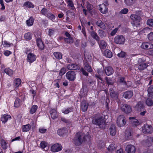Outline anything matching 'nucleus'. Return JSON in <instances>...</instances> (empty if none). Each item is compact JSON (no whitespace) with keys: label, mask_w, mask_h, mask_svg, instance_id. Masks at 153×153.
<instances>
[{"label":"nucleus","mask_w":153,"mask_h":153,"mask_svg":"<svg viewBox=\"0 0 153 153\" xmlns=\"http://www.w3.org/2000/svg\"><path fill=\"white\" fill-rule=\"evenodd\" d=\"M87 138L88 139L89 141L91 142V137L89 136H83L82 133L78 132L76 133L74 139V144L76 146H80L83 142L87 141Z\"/></svg>","instance_id":"nucleus-1"},{"label":"nucleus","mask_w":153,"mask_h":153,"mask_svg":"<svg viewBox=\"0 0 153 153\" xmlns=\"http://www.w3.org/2000/svg\"><path fill=\"white\" fill-rule=\"evenodd\" d=\"M92 122L93 124L99 126L105 124V120L103 116L99 114H96L93 116Z\"/></svg>","instance_id":"nucleus-2"},{"label":"nucleus","mask_w":153,"mask_h":153,"mask_svg":"<svg viewBox=\"0 0 153 153\" xmlns=\"http://www.w3.org/2000/svg\"><path fill=\"white\" fill-rule=\"evenodd\" d=\"M83 66V67H81L80 68V71L82 72L83 75L88 76V73L86 71V70L90 73L92 72L93 70L91 66L87 62H85L84 63Z\"/></svg>","instance_id":"nucleus-3"},{"label":"nucleus","mask_w":153,"mask_h":153,"mask_svg":"<svg viewBox=\"0 0 153 153\" xmlns=\"http://www.w3.org/2000/svg\"><path fill=\"white\" fill-rule=\"evenodd\" d=\"M40 13L52 21L55 19V16L52 13H49V10L45 7L43 8L41 10Z\"/></svg>","instance_id":"nucleus-4"},{"label":"nucleus","mask_w":153,"mask_h":153,"mask_svg":"<svg viewBox=\"0 0 153 153\" xmlns=\"http://www.w3.org/2000/svg\"><path fill=\"white\" fill-rule=\"evenodd\" d=\"M65 76L67 79L71 81H74L76 78L75 72L73 71H70L67 72Z\"/></svg>","instance_id":"nucleus-5"},{"label":"nucleus","mask_w":153,"mask_h":153,"mask_svg":"<svg viewBox=\"0 0 153 153\" xmlns=\"http://www.w3.org/2000/svg\"><path fill=\"white\" fill-rule=\"evenodd\" d=\"M114 42L116 44L119 45L123 44L125 42V37L122 35H118L114 38Z\"/></svg>","instance_id":"nucleus-6"},{"label":"nucleus","mask_w":153,"mask_h":153,"mask_svg":"<svg viewBox=\"0 0 153 153\" xmlns=\"http://www.w3.org/2000/svg\"><path fill=\"white\" fill-rule=\"evenodd\" d=\"M125 117L124 115H122L119 116L117 120V126L119 127L124 126L126 123V122L125 121Z\"/></svg>","instance_id":"nucleus-7"},{"label":"nucleus","mask_w":153,"mask_h":153,"mask_svg":"<svg viewBox=\"0 0 153 153\" xmlns=\"http://www.w3.org/2000/svg\"><path fill=\"white\" fill-rule=\"evenodd\" d=\"M130 18L132 20V24L140 25L139 22L141 19L140 16L136 14H132L130 16Z\"/></svg>","instance_id":"nucleus-8"},{"label":"nucleus","mask_w":153,"mask_h":153,"mask_svg":"<svg viewBox=\"0 0 153 153\" xmlns=\"http://www.w3.org/2000/svg\"><path fill=\"white\" fill-rule=\"evenodd\" d=\"M88 104L87 100H82L80 106V110L82 112H85L88 109Z\"/></svg>","instance_id":"nucleus-9"},{"label":"nucleus","mask_w":153,"mask_h":153,"mask_svg":"<svg viewBox=\"0 0 153 153\" xmlns=\"http://www.w3.org/2000/svg\"><path fill=\"white\" fill-rule=\"evenodd\" d=\"M62 147L61 145L59 143H56L51 147V150L53 152H56L60 151Z\"/></svg>","instance_id":"nucleus-10"},{"label":"nucleus","mask_w":153,"mask_h":153,"mask_svg":"<svg viewBox=\"0 0 153 153\" xmlns=\"http://www.w3.org/2000/svg\"><path fill=\"white\" fill-rule=\"evenodd\" d=\"M121 108L122 111L126 114L130 113L131 111V106L126 104L123 105Z\"/></svg>","instance_id":"nucleus-11"},{"label":"nucleus","mask_w":153,"mask_h":153,"mask_svg":"<svg viewBox=\"0 0 153 153\" xmlns=\"http://www.w3.org/2000/svg\"><path fill=\"white\" fill-rule=\"evenodd\" d=\"M36 59V56L31 53H28L27 57V61L30 63H32L35 61Z\"/></svg>","instance_id":"nucleus-12"},{"label":"nucleus","mask_w":153,"mask_h":153,"mask_svg":"<svg viewBox=\"0 0 153 153\" xmlns=\"http://www.w3.org/2000/svg\"><path fill=\"white\" fill-rule=\"evenodd\" d=\"M36 43L37 46L40 50L42 51L44 50L45 45L41 38H37L36 39Z\"/></svg>","instance_id":"nucleus-13"},{"label":"nucleus","mask_w":153,"mask_h":153,"mask_svg":"<svg viewBox=\"0 0 153 153\" xmlns=\"http://www.w3.org/2000/svg\"><path fill=\"white\" fill-rule=\"evenodd\" d=\"M67 68L69 70H79L80 69L79 65L76 63H72L68 65Z\"/></svg>","instance_id":"nucleus-14"},{"label":"nucleus","mask_w":153,"mask_h":153,"mask_svg":"<svg viewBox=\"0 0 153 153\" xmlns=\"http://www.w3.org/2000/svg\"><path fill=\"white\" fill-rule=\"evenodd\" d=\"M152 126L146 124L142 127V131L144 133H151Z\"/></svg>","instance_id":"nucleus-15"},{"label":"nucleus","mask_w":153,"mask_h":153,"mask_svg":"<svg viewBox=\"0 0 153 153\" xmlns=\"http://www.w3.org/2000/svg\"><path fill=\"white\" fill-rule=\"evenodd\" d=\"M110 96L114 100H117L118 98L119 94L117 92L114 91L112 88L109 89Z\"/></svg>","instance_id":"nucleus-16"},{"label":"nucleus","mask_w":153,"mask_h":153,"mask_svg":"<svg viewBox=\"0 0 153 153\" xmlns=\"http://www.w3.org/2000/svg\"><path fill=\"white\" fill-rule=\"evenodd\" d=\"M125 137L127 140H130L133 138L132 131L131 130L126 129L125 131Z\"/></svg>","instance_id":"nucleus-17"},{"label":"nucleus","mask_w":153,"mask_h":153,"mask_svg":"<svg viewBox=\"0 0 153 153\" xmlns=\"http://www.w3.org/2000/svg\"><path fill=\"white\" fill-rule=\"evenodd\" d=\"M126 151L128 153H135L136 151V148L134 146L130 145L126 146Z\"/></svg>","instance_id":"nucleus-18"},{"label":"nucleus","mask_w":153,"mask_h":153,"mask_svg":"<svg viewBox=\"0 0 153 153\" xmlns=\"http://www.w3.org/2000/svg\"><path fill=\"white\" fill-rule=\"evenodd\" d=\"M141 47L144 49H150L153 48V44L148 42H143L142 43Z\"/></svg>","instance_id":"nucleus-19"},{"label":"nucleus","mask_w":153,"mask_h":153,"mask_svg":"<svg viewBox=\"0 0 153 153\" xmlns=\"http://www.w3.org/2000/svg\"><path fill=\"white\" fill-rule=\"evenodd\" d=\"M98 7L100 11L102 13L105 14L108 11L107 7L104 4H100Z\"/></svg>","instance_id":"nucleus-20"},{"label":"nucleus","mask_w":153,"mask_h":153,"mask_svg":"<svg viewBox=\"0 0 153 153\" xmlns=\"http://www.w3.org/2000/svg\"><path fill=\"white\" fill-rule=\"evenodd\" d=\"M11 117L10 115L5 114L2 115L1 118V120L2 122L4 124L6 123L9 119H11Z\"/></svg>","instance_id":"nucleus-21"},{"label":"nucleus","mask_w":153,"mask_h":153,"mask_svg":"<svg viewBox=\"0 0 153 153\" xmlns=\"http://www.w3.org/2000/svg\"><path fill=\"white\" fill-rule=\"evenodd\" d=\"M136 117H129V119L130 120H134L131 121V123L132 126H137L140 125L141 123L138 120L136 119Z\"/></svg>","instance_id":"nucleus-22"},{"label":"nucleus","mask_w":153,"mask_h":153,"mask_svg":"<svg viewBox=\"0 0 153 153\" xmlns=\"http://www.w3.org/2000/svg\"><path fill=\"white\" fill-rule=\"evenodd\" d=\"M104 71L106 75L108 76L112 75L114 72L113 68L111 66H108L105 67Z\"/></svg>","instance_id":"nucleus-23"},{"label":"nucleus","mask_w":153,"mask_h":153,"mask_svg":"<svg viewBox=\"0 0 153 153\" xmlns=\"http://www.w3.org/2000/svg\"><path fill=\"white\" fill-rule=\"evenodd\" d=\"M133 95V92L132 91H127L124 93L123 96L126 99H130L132 97Z\"/></svg>","instance_id":"nucleus-24"},{"label":"nucleus","mask_w":153,"mask_h":153,"mask_svg":"<svg viewBox=\"0 0 153 153\" xmlns=\"http://www.w3.org/2000/svg\"><path fill=\"white\" fill-rule=\"evenodd\" d=\"M98 44L100 49L102 51L106 48L107 44L104 40H100L97 42Z\"/></svg>","instance_id":"nucleus-25"},{"label":"nucleus","mask_w":153,"mask_h":153,"mask_svg":"<svg viewBox=\"0 0 153 153\" xmlns=\"http://www.w3.org/2000/svg\"><path fill=\"white\" fill-rule=\"evenodd\" d=\"M49 112L50 113L51 118L53 119H55L57 117L58 115L55 109H51L50 110Z\"/></svg>","instance_id":"nucleus-26"},{"label":"nucleus","mask_w":153,"mask_h":153,"mask_svg":"<svg viewBox=\"0 0 153 153\" xmlns=\"http://www.w3.org/2000/svg\"><path fill=\"white\" fill-rule=\"evenodd\" d=\"M109 131L111 135L114 136L116 133V128L114 124L111 125L109 128Z\"/></svg>","instance_id":"nucleus-27"},{"label":"nucleus","mask_w":153,"mask_h":153,"mask_svg":"<svg viewBox=\"0 0 153 153\" xmlns=\"http://www.w3.org/2000/svg\"><path fill=\"white\" fill-rule=\"evenodd\" d=\"M66 1L67 4V6L70 7L71 9L73 10H76L73 0H66Z\"/></svg>","instance_id":"nucleus-28"},{"label":"nucleus","mask_w":153,"mask_h":153,"mask_svg":"<svg viewBox=\"0 0 153 153\" xmlns=\"http://www.w3.org/2000/svg\"><path fill=\"white\" fill-rule=\"evenodd\" d=\"M68 132V130L65 128H63L58 129L57 131V134L60 136H62L66 134Z\"/></svg>","instance_id":"nucleus-29"},{"label":"nucleus","mask_w":153,"mask_h":153,"mask_svg":"<svg viewBox=\"0 0 153 153\" xmlns=\"http://www.w3.org/2000/svg\"><path fill=\"white\" fill-rule=\"evenodd\" d=\"M34 20V19L33 17H30L29 19L26 21L27 25L29 27L32 26L33 25Z\"/></svg>","instance_id":"nucleus-30"},{"label":"nucleus","mask_w":153,"mask_h":153,"mask_svg":"<svg viewBox=\"0 0 153 153\" xmlns=\"http://www.w3.org/2000/svg\"><path fill=\"white\" fill-rule=\"evenodd\" d=\"M147 91L148 96L152 98L153 97V85H151L148 87Z\"/></svg>","instance_id":"nucleus-31"},{"label":"nucleus","mask_w":153,"mask_h":153,"mask_svg":"<svg viewBox=\"0 0 153 153\" xmlns=\"http://www.w3.org/2000/svg\"><path fill=\"white\" fill-rule=\"evenodd\" d=\"M148 65L145 63L143 62L139 64L138 65V69L140 71H143L146 68Z\"/></svg>","instance_id":"nucleus-32"},{"label":"nucleus","mask_w":153,"mask_h":153,"mask_svg":"<svg viewBox=\"0 0 153 153\" xmlns=\"http://www.w3.org/2000/svg\"><path fill=\"white\" fill-rule=\"evenodd\" d=\"M104 55L106 57L108 58H111L113 56L112 52L108 49H106L104 51Z\"/></svg>","instance_id":"nucleus-33"},{"label":"nucleus","mask_w":153,"mask_h":153,"mask_svg":"<svg viewBox=\"0 0 153 153\" xmlns=\"http://www.w3.org/2000/svg\"><path fill=\"white\" fill-rule=\"evenodd\" d=\"M90 35L94 39L96 40L97 42H98L100 40V38L98 36L97 33L94 31H92L90 33Z\"/></svg>","instance_id":"nucleus-34"},{"label":"nucleus","mask_w":153,"mask_h":153,"mask_svg":"<svg viewBox=\"0 0 153 153\" xmlns=\"http://www.w3.org/2000/svg\"><path fill=\"white\" fill-rule=\"evenodd\" d=\"M153 142V137H148L146 141V146L148 147L151 146Z\"/></svg>","instance_id":"nucleus-35"},{"label":"nucleus","mask_w":153,"mask_h":153,"mask_svg":"<svg viewBox=\"0 0 153 153\" xmlns=\"http://www.w3.org/2000/svg\"><path fill=\"white\" fill-rule=\"evenodd\" d=\"M31 128V125L29 124L23 125L22 126V131L23 132H27L29 131Z\"/></svg>","instance_id":"nucleus-36"},{"label":"nucleus","mask_w":153,"mask_h":153,"mask_svg":"<svg viewBox=\"0 0 153 153\" xmlns=\"http://www.w3.org/2000/svg\"><path fill=\"white\" fill-rule=\"evenodd\" d=\"M22 81L20 78H16L14 80V85L16 88H19L21 85Z\"/></svg>","instance_id":"nucleus-37"},{"label":"nucleus","mask_w":153,"mask_h":153,"mask_svg":"<svg viewBox=\"0 0 153 153\" xmlns=\"http://www.w3.org/2000/svg\"><path fill=\"white\" fill-rule=\"evenodd\" d=\"M96 25L100 28L105 29V26L104 23L101 20L97 21L96 22Z\"/></svg>","instance_id":"nucleus-38"},{"label":"nucleus","mask_w":153,"mask_h":153,"mask_svg":"<svg viewBox=\"0 0 153 153\" xmlns=\"http://www.w3.org/2000/svg\"><path fill=\"white\" fill-rule=\"evenodd\" d=\"M73 107H68L62 110V112L65 114H67L73 112Z\"/></svg>","instance_id":"nucleus-39"},{"label":"nucleus","mask_w":153,"mask_h":153,"mask_svg":"<svg viewBox=\"0 0 153 153\" xmlns=\"http://www.w3.org/2000/svg\"><path fill=\"white\" fill-rule=\"evenodd\" d=\"M136 106L137 110L140 111H142L144 110L145 109L143 104L140 102H138Z\"/></svg>","instance_id":"nucleus-40"},{"label":"nucleus","mask_w":153,"mask_h":153,"mask_svg":"<svg viewBox=\"0 0 153 153\" xmlns=\"http://www.w3.org/2000/svg\"><path fill=\"white\" fill-rule=\"evenodd\" d=\"M23 5L28 8H33L34 7V5L29 1H25Z\"/></svg>","instance_id":"nucleus-41"},{"label":"nucleus","mask_w":153,"mask_h":153,"mask_svg":"<svg viewBox=\"0 0 153 153\" xmlns=\"http://www.w3.org/2000/svg\"><path fill=\"white\" fill-rule=\"evenodd\" d=\"M105 79L108 86L114 85V82L113 81L111 78L108 77H106L105 78Z\"/></svg>","instance_id":"nucleus-42"},{"label":"nucleus","mask_w":153,"mask_h":153,"mask_svg":"<svg viewBox=\"0 0 153 153\" xmlns=\"http://www.w3.org/2000/svg\"><path fill=\"white\" fill-rule=\"evenodd\" d=\"M53 55L57 59H60L62 58V53L60 52H54L53 53Z\"/></svg>","instance_id":"nucleus-43"},{"label":"nucleus","mask_w":153,"mask_h":153,"mask_svg":"<svg viewBox=\"0 0 153 153\" xmlns=\"http://www.w3.org/2000/svg\"><path fill=\"white\" fill-rule=\"evenodd\" d=\"M4 72L7 75L11 76L13 75V71L9 68H7L4 69Z\"/></svg>","instance_id":"nucleus-44"},{"label":"nucleus","mask_w":153,"mask_h":153,"mask_svg":"<svg viewBox=\"0 0 153 153\" xmlns=\"http://www.w3.org/2000/svg\"><path fill=\"white\" fill-rule=\"evenodd\" d=\"M33 34L30 32L25 33L24 36L25 39L27 40H30L31 39Z\"/></svg>","instance_id":"nucleus-45"},{"label":"nucleus","mask_w":153,"mask_h":153,"mask_svg":"<svg viewBox=\"0 0 153 153\" xmlns=\"http://www.w3.org/2000/svg\"><path fill=\"white\" fill-rule=\"evenodd\" d=\"M63 39L66 43L68 44H72L74 42V41L73 39L71 37L67 38L64 37L63 38Z\"/></svg>","instance_id":"nucleus-46"},{"label":"nucleus","mask_w":153,"mask_h":153,"mask_svg":"<svg viewBox=\"0 0 153 153\" xmlns=\"http://www.w3.org/2000/svg\"><path fill=\"white\" fill-rule=\"evenodd\" d=\"M117 146L115 144L112 143L108 147L107 149L109 151H112L116 149Z\"/></svg>","instance_id":"nucleus-47"},{"label":"nucleus","mask_w":153,"mask_h":153,"mask_svg":"<svg viewBox=\"0 0 153 153\" xmlns=\"http://www.w3.org/2000/svg\"><path fill=\"white\" fill-rule=\"evenodd\" d=\"M38 108V106L36 105H33L30 110V112L31 114H33L36 111Z\"/></svg>","instance_id":"nucleus-48"},{"label":"nucleus","mask_w":153,"mask_h":153,"mask_svg":"<svg viewBox=\"0 0 153 153\" xmlns=\"http://www.w3.org/2000/svg\"><path fill=\"white\" fill-rule=\"evenodd\" d=\"M1 147L4 150H6L7 149V143L6 141L4 139H1Z\"/></svg>","instance_id":"nucleus-49"},{"label":"nucleus","mask_w":153,"mask_h":153,"mask_svg":"<svg viewBox=\"0 0 153 153\" xmlns=\"http://www.w3.org/2000/svg\"><path fill=\"white\" fill-rule=\"evenodd\" d=\"M21 100L19 98H16L14 102V106L16 108H18L20 105Z\"/></svg>","instance_id":"nucleus-50"},{"label":"nucleus","mask_w":153,"mask_h":153,"mask_svg":"<svg viewBox=\"0 0 153 153\" xmlns=\"http://www.w3.org/2000/svg\"><path fill=\"white\" fill-rule=\"evenodd\" d=\"M146 103L148 106H152L153 104V101L151 99L148 98L146 100Z\"/></svg>","instance_id":"nucleus-51"},{"label":"nucleus","mask_w":153,"mask_h":153,"mask_svg":"<svg viewBox=\"0 0 153 153\" xmlns=\"http://www.w3.org/2000/svg\"><path fill=\"white\" fill-rule=\"evenodd\" d=\"M126 55V53L123 51H121L120 53H118L117 54V56L119 57L122 58L125 57V56Z\"/></svg>","instance_id":"nucleus-52"},{"label":"nucleus","mask_w":153,"mask_h":153,"mask_svg":"<svg viewBox=\"0 0 153 153\" xmlns=\"http://www.w3.org/2000/svg\"><path fill=\"white\" fill-rule=\"evenodd\" d=\"M61 120L62 122L68 124H70L71 123L69 119H67L64 117H61Z\"/></svg>","instance_id":"nucleus-53"},{"label":"nucleus","mask_w":153,"mask_h":153,"mask_svg":"<svg viewBox=\"0 0 153 153\" xmlns=\"http://www.w3.org/2000/svg\"><path fill=\"white\" fill-rule=\"evenodd\" d=\"M65 68L64 67H63L60 70V71L59 73V76H62L63 75L65 74Z\"/></svg>","instance_id":"nucleus-54"},{"label":"nucleus","mask_w":153,"mask_h":153,"mask_svg":"<svg viewBox=\"0 0 153 153\" xmlns=\"http://www.w3.org/2000/svg\"><path fill=\"white\" fill-rule=\"evenodd\" d=\"M133 0H125V3L127 6H131L133 4Z\"/></svg>","instance_id":"nucleus-55"},{"label":"nucleus","mask_w":153,"mask_h":153,"mask_svg":"<svg viewBox=\"0 0 153 153\" xmlns=\"http://www.w3.org/2000/svg\"><path fill=\"white\" fill-rule=\"evenodd\" d=\"M125 78L123 77H120L119 79V82L120 83H123V85H127V82L125 81Z\"/></svg>","instance_id":"nucleus-56"},{"label":"nucleus","mask_w":153,"mask_h":153,"mask_svg":"<svg viewBox=\"0 0 153 153\" xmlns=\"http://www.w3.org/2000/svg\"><path fill=\"white\" fill-rule=\"evenodd\" d=\"M98 32L100 36L101 37H103L105 36V32L103 30H98Z\"/></svg>","instance_id":"nucleus-57"},{"label":"nucleus","mask_w":153,"mask_h":153,"mask_svg":"<svg viewBox=\"0 0 153 153\" xmlns=\"http://www.w3.org/2000/svg\"><path fill=\"white\" fill-rule=\"evenodd\" d=\"M148 39L150 41H153V32H150L147 35Z\"/></svg>","instance_id":"nucleus-58"},{"label":"nucleus","mask_w":153,"mask_h":153,"mask_svg":"<svg viewBox=\"0 0 153 153\" xmlns=\"http://www.w3.org/2000/svg\"><path fill=\"white\" fill-rule=\"evenodd\" d=\"M82 92V94H82L83 96H85L87 94V93L88 92V91L86 88H82L81 90V94Z\"/></svg>","instance_id":"nucleus-59"},{"label":"nucleus","mask_w":153,"mask_h":153,"mask_svg":"<svg viewBox=\"0 0 153 153\" xmlns=\"http://www.w3.org/2000/svg\"><path fill=\"white\" fill-rule=\"evenodd\" d=\"M86 7L88 11L90 12H91L92 9V6L91 4L88 3L87 4Z\"/></svg>","instance_id":"nucleus-60"},{"label":"nucleus","mask_w":153,"mask_h":153,"mask_svg":"<svg viewBox=\"0 0 153 153\" xmlns=\"http://www.w3.org/2000/svg\"><path fill=\"white\" fill-rule=\"evenodd\" d=\"M147 24L149 26L153 27V19H150L147 21Z\"/></svg>","instance_id":"nucleus-61"},{"label":"nucleus","mask_w":153,"mask_h":153,"mask_svg":"<svg viewBox=\"0 0 153 153\" xmlns=\"http://www.w3.org/2000/svg\"><path fill=\"white\" fill-rule=\"evenodd\" d=\"M40 146L41 148L44 149L47 146V144L45 141H42L41 142Z\"/></svg>","instance_id":"nucleus-62"},{"label":"nucleus","mask_w":153,"mask_h":153,"mask_svg":"<svg viewBox=\"0 0 153 153\" xmlns=\"http://www.w3.org/2000/svg\"><path fill=\"white\" fill-rule=\"evenodd\" d=\"M2 44L4 47H8L10 46V44L6 41H4L2 42Z\"/></svg>","instance_id":"nucleus-63"},{"label":"nucleus","mask_w":153,"mask_h":153,"mask_svg":"<svg viewBox=\"0 0 153 153\" xmlns=\"http://www.w3.org/2000/svg\"><path fill=\"white\" fill-rule=\"evenodd\" d=\"M128 11V9L125 8L121 10L120 13L121 14H126L127 13Z\"/></svg>","instance_id":"nucleus-64"}]
</instances>
